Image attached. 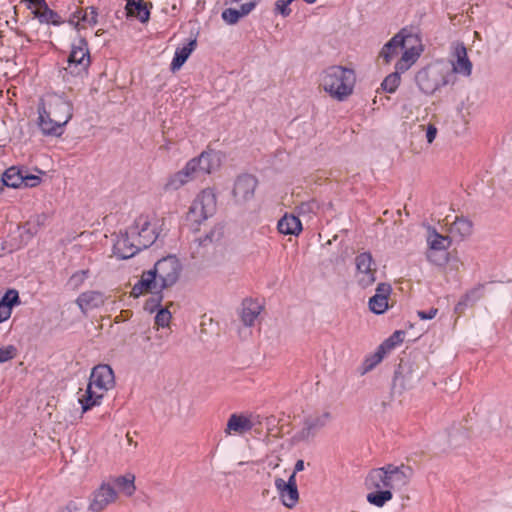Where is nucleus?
I'll return each instance as SVG.
<instances>
[{
  "instance_id": "3c124183",
  "label": "nucleus",
  "mask_w": 512,
  "mask_h": 512,
  "mask_svg": "<svg viewBox=\"0 0 512 512\" xmlns=\"http://www.w3.org/2000/svg\"><path fill=\"white\" fill-rule=\"evenodd\" d=\"M129 483H130V489L133 488L135 489V486H134V476H132L129 480Z\"/></svg>"
},
{
  "instance_id": "a878e982",
  "label": "nucleus",
  "mask_w": 512,
  "mask_h": 512,
  "mask_svg": "<svg viewBox=\"0 0 512 512\" xmlns=\"http://www.w3.org/2000/svg\"><path fill=\"white\" fill-rule=\"evenodd\" d=\"M197 46L196 39L190 40L188 43L183 45L182 47H178L175 51L174 57L172 59L170 69L172 72L178 71L184 63L187 61L189 56L195 50Z\"/></svg>"
},
{
  "instance_id": "49530a36",
  "label": "nucleus",
  "mask_w": 512,
  "mask_h": 512,
  "mask_svg": "<svg viewBox=\"0 0 512 512\" xmlns=\"http://www.w3.org/2000/svg\"><path fill=\"white\" fill-rule=\"evenodd\" d=\"M285 485L291 486V487H297L296 484V473L293 472L292 475L289 477L288 481H285Z\"/></svg>"
},
{
  "instance_id": "423d86ee",
  "label": "nucleus",
  "mask_w": 512,
  "mask_h": 512,
  "mask_svg": "<svg viewBox=\"0 0 512 512\" xmlns=\"http://www.w3.org/2000/svg\"><path fill=\"white\" fill-rule=\"evenodd\" d=\"M114 386V373L110 366L102 364L92 369L86 389L78 392L82 413L101 403L104 394Z\"/></svg>"
},
{
  "instance_id": "c85d7f7f",
  "label": "nucleus",
  "mask_w": 512,
  "mask_h": 512,
  "mask_svg": "<svg viewBox=\"0 0 512 512\" xmlns=\"http://www.w3.org/2000/svg\"><path fill=\"white\" fill-rule=\"evenodd\" d=\"M254 9L253 2L243 3L240 9L227 8L223 10L222 19L229 25L236 24L242 17L248 15Z\"/></svg>"
},
{
  "instance_id": "4c0bfd02",
  "label": "nucleus",
  "mask_w": 512,
  "mask_h": 512,
  "mask_svg": "<svg viewBox=\"0 0 512 512\" xmlns=\"http://www.w3.org/2000/svg\"><path fill=\"white\" fill-rule=\"evenodd\" d=\"M152 295L145 301L144 310L150 313L155 312L161 305V292H150Z\"/></svg>"
},
{
  "instance_id": "c756f323",
  "label": "nucleus",
  "mask_w": 512,
  "mask_h": 512,
  "mask_svg": "<svg viewBox=\"0 0 512 512\" xmlns=\"http://www.w3.org/2000/svg\"><path fill=\"white\" fill-rule=\"evenodd\" d=\"M32 13L42 24L60 25L63 22L59 14L50 9L46 2L38 10H33Z\"/></svg>"
},
{
  "instance_id": "a18cd8bd",
  "label": "nucleus",
  "mask_w": 512,
  "mask_h": 512,
  "mask_svg": "<svg viewBox=\"0 0 512 512\" xmlns=\"http://www.w3.org/2000/svg\"><path fill=\"white\" fill-rule=\"evenodd\" d=\"M28 2V8L38 10L46 1L45 0H25Z\"/></svg>"
},
{
  "instance_id": "ddd939ff",
  "label": "nucleus",
  "mask_w": 512,
  "mask_h": 512,
  "mask_svg": "<svg viewBox=\"0 0 512 512\" xmlns=\"http://www.w3.org/2000/svg\"><path fill=\"white\" fill-rule=\"evenodd\" d=\"M356 274L355 278L359 286L367 288L376 281L377 267L369 252H362L355 258Z\"/></svg>"
},
{
  "instance_id": "2eb2a0df",
  "label": "nucleus",
  "mask_w": 512,
  "mask_h": 512,
  "mask_svg": "<svg viewBox=\"0 0 512 512\" xmlns=\"http://www.w3.org/2000/svg\"><path fill=\"white\" fill-rule=\"evenodd\" d=\"M426 240L428 246L426 252L427 260L435 265H442L443 261L438 257L437 252L447 251L452 244L451 238L441 235L435 228H429Z\"/></svg>"
},
{
  "instance_id": "37998d69",
  "label": "nucleus",
  "mask_w": 512,
  "mask_h": 512,
  "mask_svg": "<svg viewBox=\"0 0 512 512\" xmlns=\"http://www.w3.org/2000/svg\"><path fill=\"white\" fill-rule=\"evenodd\" d=\"M425 130H426V140L429 144H431L437 136V133H438L437 127L434 124L429 123L426 126Z\"/></svg>"
},
{
  "instance_id": "79ce46f5",
  "label": "nucleus",
  "mask_w": 512,
  "mask_h": 512,
  "mask_svg": "<svg viewBox=\"0 0 512 512\" xmlns=\"http://www.w3.org/2000/svg\"><path fill=\"white\" fill-rule=\"evenodd\" d=\"M86 278L87 271L76 272L70 277L69 284L74 288H78L85 281Z\"/></svg>"
},
{
  "instance_id": "f704fd0d",
  "label": "nucleus",
  "mask_w": 512,
  "mask_h": 512,
  "mask_svg": "<svg viewBox=\"0 0 512 512\" xmlns=\"http://www.w3.org/2000/svg\"><path fill=\"white\" fill-rule=\"evenodd\" d=\"M188 182H190V179L183 171L180 170L169 178L166 183V188L170 190H177Z\"/></svg>"
},
{
  "instance_id": "39448f33",
  "label": "nucleus",
  "mask_w": 512,
  "mask_h": 512,
  "mask_svg": "<svg viewBox=\"0 0 512 512\" xmlns=\"http://www.w3.org/2000/svg\"><path fill=\"white\" fill-rule=\"evenodd\" d=\"M355 84V71L341 65L329 66L319 75V88L337 101H344L351 96Z\"/></svg>"
},
{
  "instance_id": "f03ea898",
  "label": "nucleus",
  "mask_w": 512,
  "mask_h": 512,
  "mask_svg": "<svg viewBox=\"0 0 512 512\" xmlns=\"http://www.w3.org/2000/svg\"><path fill=\"white\" fill-rule=\"evenodd\" d=\"M423 51L424 46L420 36L403 28L383 45L378 57L384 64H390L400 55L394 69L408 71L418 61Z\"/></svg>"
},
{
  "instance_id": "aec40b11",
  "label": "nucleus",
  "mask_w": 512,
  "mask_h": 512,
  "mask_svg": "<svg viewBox=\"0 0 512 512\" xmlns=\"http://www.w3.org/2000/svg\"><path fill=\"white\" fill-rule=\"evenodd\" d=\"M454 57L455 60L452 62V68L450 69V78L453 73L470 76L472 73V63L468 58L466 47L463 44L456 45Z\"/></svg>"
},
{
  "instance_id": "09e8293b",
  "label": "nucleus",
  "mask_w": 512,
  "mask_h": 512,
  "mask_svg": "<svg viewBox=\"0 0 512 512\" xmlns=\"http://www.w3.org/2000/svg\"><path fill=\"white\" fill-rule=\"evenodd\" d=\"M250 2H253L254 4V7L256 6L258 0H230V3H233V4H243V3H250Z\"/></svg>"
},
{
  "instance_id": "e433bc0d",
  "label": "nucleus",
  "mask_w": 512,
  "mask_h": 512,
  "mask_svg": "<svg viewBox=\"0 0 512 512\" xmlns=\"http://www.w3.org/2000/svg\"><path fill=\"white\" fill-rule=\"evenodd\" d=\"M404 340L403 331H395L381 346L382 350H391L401 344Z\"/></svg>"
},
{
  "instance_id": "5fc2aeb1",
  "label": "nucleus",
  "mask_w": 512,
  "mask_h": 512,
  "mask_svg": "<svg viewBox=\"0 0 512 512\" xmlns=\"http://www.w3.org/2000/svg\"><path fill=\"white\" fill-rule=\"evenodd\" d=\"M304 1H305L306 3H308V4H313V3H315V2H316V0H304Z\"/></svg>"
},
{
  "instance_id": "58836bf2",
  "label": "nucleus",
  "mask_w": 512,
  "mask_h": 512,
  "mask_svg": "<svg viewBox=\"0 0 512 512\" xmlns=\"http://www.w3.org/2000/svg\"><path fill=\"white\" fill-rule=\"evenodd\" d=\"M295 0H277L275 2V12L283 17H288L292 10L289 7Z\"/></svg>"
},
{
  "instance_id": "8fccbe9b",
  "label": "nucleus",
  "mask_w": 512,
  "mask_h": 512,
  "mask_svg": "<svg viewBox=\"0 0 512 512\" xmlns=\"http://www.w3.org/2000/svg\"><path fill=\"white\" fill-rule=\"evenodd\" d=\"M374 357H375V361L373 363H370L368 365V368H372L375 364L379 363L382 359V357L378 354H376Z\"/></svg>"
},
{
  "instance_id": "dca6fc26",
  "label": "nucleus",
  "mask_w": 512,
  "mask_h": 512,
  "mask_svg": "<svg viewBox=\"0 0 512 512\" xmlns=\"http://www.w3.org/2000/svg\"><path fill=\"white\" fill-rule=\"evenodd\" d=\"M257 179L249 174L239 176L234 184L233 195L238 203L250 201L255 194Z\"/></svg>"
},
{
  "instance_id": "473e14b6",
  "label": "nucleus",
  "mask_w": 512,
  "mask_h": 512,
  "mask_svg": "<svg viewBox=\"0 0 512 512\" xmlns=\"http://www.w3.org/2000/svg\"><path fill=\"white\" fill-rule=\"evenodd\" d=\"M405 72L406 71L395 69L394 72L387 75L381 83L382 89L388 93H394L401 83V74Z\"/></svg>"
},
{
  "instance_id": "c9c22d12",
  "label": "nucleus",
  "mask_w": 512,
  "mask_h": 512,
  "mask_svg": "<svg viewBox=\"0 0 512 512\" xmlns=\"http://www.w3.org/2000/svg\"><path fill=\"white\" fill-rule=\"evenodd\" d=\"M171 312L168 308H160L155 316V326L157 328H168L171 322Z\"/></svg>"
},
{
  "instance_id": "f257e3e1",
  "label": "nucleus",
  "mask_w": 512,
  "mask_h": 512,
  "mask_svg": "<svg viewBox=\"0 0 512 512\" xmlns=\"http://www.w3.org/2000/svg\"><path fill=\"white\" fill-rule=\"evenodd\" d=\"M412 476L413 469L404 464H387L372 469L365 479V486L369 490L367 502L378 508L383 507L393 499V491L408 486Z\"/></svg>"
},
{
  "instance_id": "1a4fd4ad",
  "label": "nucleus",
  "mask_w": 512,
  "mask_h": 512,
  "mask_svg": "<svg viewBox=\"0 0 512 512\" xmlns=\"http://www.w3.org/2000/svg\"><path fill=\"white\" fill-rule=\"evenodd\" d=\"M158 234L155 226L152 224L150 216L141 214L135 218L130 227V258L143 249L150 247L157 239Z\"/></svg>"
},
{
  "instance_id": "6e6552de",
  "label": "nucleus",
  "mask_w": 512,
  "mask_h": 512,
  "mask_svg": "<svg viewBox=\"0 0 512 512\" xmlns=\"http://www.w3.org/2000/svg\"><path fill=\"white\" fill-rule=\"evenodd\" d=\"M128 484L125 476H120L102 483L90 497L88 510L91 512H101L110 504H113L118 497V493L123 491Z\"/></svg>"
},
{
  "instance_id": "603ef678",
  "label": "nucleus",
  "mask_w": 512,
  "mask_h": 512,
  "mask_svg": "<svg viewBox=\"0 0 512 512\" xmlns=\"http://www.w3.org/2000/svg\"><path fill=\"white\" fill-rule=\"evenodd\" d=\"M124 12H125V15L128 16V1L124 5Z\"/></svg>"
},
{
  "instance_id": "ea45409f",
  "label": "nucleus",
  "mask_w": 512,
  "mask_h": 512,
  "mask_svg": "<svg viewBox=\"0 0 512 512\" xmlns=\"http://www.w3.org/2000/svg\"><path fill=\"white\" fill-rule=\"evenodd\" d=\"M17 355V349L14 345H7L0 348V363L12 360Z\"/></svg>"
},
{
  "instance_id": "6e6d98bb",
  "label": "nucleus",
  "mask_w": 512,
  "mask_h": 512,
  "mask_svg": "<svg viewBox=\"0 0 512 512\" xmlns=\"http://www.w3.org/2000/svg\"><path fill=\"white\" fill-rule=\"evenodd\" d=\"M40 219H42L44 221L45 220V216L44 215L37 216V220L39 221Z\"/></svg>"
},
{
  "instance_id": "864d4df0",
  "label": "nucleus",
  "mask_w": 512,
  "mask_h": 512,
  "mask_svg": "<svg viewBox=\"0 0 512 512\" xmlns=\"http://www.w3.org/2000/svg\"><path fill=\"white\" fill-rule=\"evenodd\" d=\"M4 189V184L2 182V180L0 179V192H2Z\"/></svg>"
},
{
  "instance_id": "c03bdc74",
  "label": "nucleus",
  "mask_w": 512,
  "mask_h": 512,
  "mask_svg": "<svg viewBox=\"0 0 512 512\" xmlns=\"http://www.w3.org/2000/svg\"><path fill=\"white\" fill-rule=\"evenodd\" d=\"M438 314V309L437 308H430L428 311H418L417 312V315L418 317L421 319V320H431L433 318H435Z\"/></svg>"
},
{
  "instance_id": "b1692460",
  "label": "nucleus",
  "mask_w": 512,
  "mask_h": 512,
  "mask_svg": "<svg viewBox=\"0 0 512 512\" xmlns=\"http://www.w3.org/2000/svg\"><path fill=\"white\" fill-rule=\"evenodd\" d=\"M152 7L149 0H130V17L143 24L148 23Z\"/></svg>"
},
{
  "instance_id": "20e7f679",
  "label": "nucleus",
  "mask_w": 512,
  "mask_h": 512,
  "mask_svg": "<svg viewBox=\"0 0 512 512\" xmlns=\"http://www.w3.org/2000/svg\"><path fill=\"white\" fill-rule=\"evenodd\" d=\"M181 272V264L175 256L160 259L153 270L143 272L140 280L133 286L130 295L139 297L145 292H161L174 285Z\"/></svg>"
},
{
  "instance_id": "a19ab883",
  "label": "nucleus",
  "mask_w": 512,
  "mask_h": 512,
  "mask_svg": "<svg viewBox=\"0 0 512 512\" xmlns=\"http://www.w3.org/2000/svg\"><path fill=\"white\" fill-rule=\"evenodd\" d=\"M197 164L198 163L193 158V159L189 160L186 163V165L181 169V171H183L188 176L190 181H192L197 176V174L200 173V171L198 170Z\"/></svg>"
},
{
  "instance_id": "6ab92c4d",
  "label": "nucleus",
  "mask_w": 512,
  "mask_h": 512,
  "mask_svg": "<svg viewBox=\"0 0 512 512\" xmlns=\"http://www.w3.org/2000/svg\"><path fill=\"white\" fill-rule=\"evenodd\" d=\"M392 287L389 283H379L375 294L369 299V309L375 314H383L389 308Z\"/></svg>"
},
{
  "instance_id": "412c9836",
  "label": "nucleus",
  "mask_w": 512,
  "mask_h": 512,
  "mask_svg": "<svg viewBox=\"0 0 512 512\" xmlns=\"http://www.w3.org/2000/svg\"><path fill=\"white\" fill-rule=\"evenodd\" d=\"M196 160L198 170L202 173L210 174L217 170L221 165V154L217 151H203Z\"/></svg>"
},
{
  "instance_id": "bb28decb",
  "label": "nucleus",
  "mask_w": 512,
  "mask_h": 512,
  "mask_svg": "<svg viewBox=\"0 0 512 512\" xmlns=\"http://www.w3.org/2000/svg\"><path fill=\"white\" fill-rule=\"evenodd\" d=\"M262 311V305L256 300H245L243 302L241 319L246 326H253Z\"/></svg>"
},
{
  "instance_id": "7ed1b4c3",
  "label": "nucleus",
  "mask_w": 512,
  "mask_h": 512,
  "mask_svg": "<svg viewBox=\"0 0 512 512\" xmlns=\"http://www.w3.org/2000/svg\"><path fill=\"white\" fill-rule=\"evenodd\" d=\"M38 126L44 135L61 136L73 116V104L63 94L50 93L38 108Z\"/></svg>"
},
{
  "instance_id": "f8f14e48",
  "label": "nucleus",
  "mask_w": 512,
  "mask_h": 512,
  "mask_svg": "<svg viewBox=\"0 0 512 512\" xmlns=\"http://www.w3.org/2000/svg\"><path fill=\"white\" fill-rule=\"evenodd\" d=\"M89 65L90 55L87 42L85 39L79 38L72 44L65 70L68 74L82 76L87 72Z\"/></svg>"
},
{
  "instance_id": "cd10ccee",
  "label": "nucleus",
  "mask_w": 512,
  "mask_h": 512,
  "mask_svg": "<svg viewBox=\"0 0 512 512\" xmlns=\"http://www.w3.org/2000/svg\"><path fill=\"white\" fill-rule=\"evenodd\" d=\"M19 303V294L16 290H8L0 300V323L8 320L12 314L13 306Z\"/></svg>"
},
{
  "instance_id": "9d476101",
  "label": "nucleus",
  "mask_w": 512,
  "mask_h": 512,
  "mask_svg": "<svg viewBox=\"0 0 512 512\" xmlns=\"http://www.w3.org/2000/svg\"><path fill=\"white\" fill-rule=\"evenodd\" d=\"M216 210V196L210 189L201 191L192 202L187 213V221L194 229L214 214Z\"/></svg>"
},
{
  "instance_id": "4be33fe9",
  "label": "nucleus",
  "mask_w": 512,
  "mask_h": 512,
  "mask_svg": "<svg viewBox=\"0 0 512 512\" xmlns=\"http://www.w3.org/2000/svg\"><path fill=\"white\" fill-rule=\"evenodd\" d=\"M275 487L279 492L283 505L289 509L294 508L299 500L297 487L285 485V480L281 478L275 480Z\"/></svg>"
},
{
  "instance_id": "5701e85b",
  "label": "nucleus",
  "mask_w": 512,
  "mask_h": 512,
  "mask_svg": "<svg viewBox=\"0 0 512 512\" xmlns=\"http://www.w3.org/2000/svg\"><path fill=\"white\" fill-rule=\"evenodd\" d=\"M77 305L82 312L98 308L104 304V296L97 291H87L82 293L76 300Z\"/></svg>"
},
{
  "instance_id": "72a5a7b5",
  "label": "nucleus",
  "mask_w": 512,
  "mask_h": 512,
  "mask_svg": "<svg viewBox=\"0 0 512 512\" xmlns=\"http://www.w3.org/2000/svg\"><path fill=\"white\" fill-rule=\"evenodd\" d=\"M128 251V238L125 235L118 237L116 242L113 245L111 258H115L117 260H125L128 258L126 254Z\"/></svg>"
},
{
  "instance_id": "2f4dec72",
  "label": "nucleus",
  "mask_w": 512,
  "mask_h": 512,
  "mask_svg": "<svg viewBox=\"0 0 512 512\" xmlns=\"http://www.w3.org/2000/svg\"><path fill=\"white\" fill-rule=\"evenodd\" d=\"M483 296V285L479 284L478 286L467 291L457 303L455 310L460 311L464 309L466 306L476 302Z\"/></svg>"
},
{
  "instance_id": "de8ad7c7",
  "label": "nucleus",
  "mask_w": 512,
  "mask_h": 512,
  "mask_svg": "<svg viewBox=\"0 0 512 512\" xmlns=\"http://www.w3.org/2000/svg\"><path fill=\"white\" fill-rule=\"evenodd\" d=\"M302 470H304V461L300 459L295 464L294 472L297 473V472H300Z\"/></svg>"
},
{
  "instance_id": "4468645a",
  "label": "nucleus",
  "mask_w": 512,
  "mask_h": 512,
  "mask_svg": "<svg viewBox=\"0 0 512 512\" xmlns=\"http://www.w3.org/2000/svg\"><path fill=\"white\" fill-rule=\"evenodd\" d=\"M4 187L21 188V187H36L40 184L41 178L37 175H32L27 170L20 169L12 166L8 168L1 178Z\"/></svg>"
},
{
  "instance_id": "9b49d317",
  "label": "nucleus",
  "mask_w": 512,
  "mask_h": 512,
  "mask_svg": "<svg viewBox=\"0 0 512 512\" xmlns=\"http://www.w3.org/2000/svg\"><path fill=\"white\" fill-rule=\"evenodd\" d=\"M332 419L331 412L326 409H316L304 416L302 428L298 432L299 439L314 438Z\"/></svg>"
},
{
  "instance_id": "393cba45",
  "label": "nucleus",
  "mask_w": 512,
  "mask_h": 512,
  "mask_svg": "<svg viewBox=\"0 0 512 512\" xmlns=\"http://www.w3.org/2000/svg\"><path fill=\"white\" fill-rule=\"evenodd\" d=\"M277 228L281 234L297 236L302 231V223L297 216L286 213L278 221Z\"/></svg>"
},
{
  "instance_id": "a211bd4d",
  "label": "nucleus",
  "mask_w": 512,
  "mask_h": 512,
  "mask_svg": "<svg viewBox=\"0 0 512 512\" xmlns=\"http://www.w3.org/2000/svg\"><path fill=\"white\" fill-rule=\"evenodd\" d=\"M69 23L78 30L92 28L98 23V11L93 6L77 9L71 14Z\"/></svg>"
},
{
  "instance_id": "0eeeda50",
  "label": "nucleus",
  "mask_w": 512,
  "mask_h": 512,
  "mask_svg": "<svg viewBox=\"0 0 512 512\" xmlns=\"http://www.w3.org/2000/svg\"><path fill=\"white\" fill-rule=\"evenodd\" d=\"M415 81L423 93L431 95L450 82V68L443 62L432 63L416 73Z\"/></svg>"
},
{
  "instance_id": "7c9ffc66",
  "label": "nucleus",
  "mask_w": 512,
  "mask_h": 512,
  "mask_svg": "<svg viewBox=\"0 0 512 512\" xmlns=\"http://www.w3.org/2000/svg\"><path fill=\"white\" fill-rule=\"evenodd\" d=\"M472 231V222L466 218L457 217L450 226V233L459 236L461 239L470 236Z\"/></svg>"
},
{
  "instance_id": "f3484780",
  "label": "nucleus",
  "mask_w": 512,
  "mask_h": 512,
  "mask_svg": "<svg viewBox=\"0 0 512 512\" xmlns=\"http://www.w3.org/2000/svg\"><path fill=\"white\" fill-rule=\"evenodd\" d=\"M253 426L252 414L233 413L227 420L224 433L226 436L243 435L252 430Z\"/></svg>"
}]
</instances>
